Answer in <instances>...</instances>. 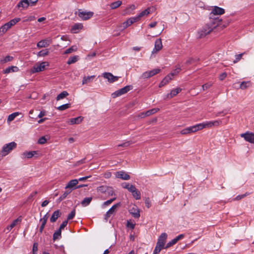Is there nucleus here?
Returning <instances> with one entry per match:
<instances>
[{
	"instance_id": "obj_1",
	"label": "nucleus",
	"mask_w": 254,
	"mask_h": 254,
	"mask_svg": "<svg viewBox=\"0 0 254 254\" xmlns=\"http://www.w3.org/2000/svg\"><path fill=\"white\" fill-rule=\"evenodd\" d=\"M225 10L223 8L215 6L209 14L210 21L205 25L202 29L198 32L199 38H202L209 34L214 28L220 25L222 19L216 16L224 14Z\"/></svg>"
},
{
	"instance_id": "obj_2",
	"label": "nucleus",
	"mask_w": 254,
	"mask_h": 254,
	"mask_svg": "<svg viewBox=\"0 0 254 254\" xmlns=\"http://www.w3.org/2000/svg\"><path fill=\"white\" fill-rule=\"evenodd\" d=\"M16 147V143L15 142H11L5 144L0 152V159L3 157L7 155L10 152Z\"/></svg>"
},
{
	"instance_id": "obj_3",
	"label": "nucleus",
	"mask_w": 254,
	"mask_h": 254,
	"mask_svg": "<svg viewBox=\"0 0 254 254\" xmlns=\"http://www.w3.org/2000/svg\"><path fill=\"white\" fill-rule=\"evenodd\" d=\"M49 65V63L47 62H43L40 63H37L30 70V72L34 73L44 71L46 66Z\"/></svg>"
},
{
	"instance_id": "obj_4",
	"label": "nucleus",
	"mask_w": 254,
	"mask_h": 254,
	"mask_svg": "<svg viewBox=\"0 0 254 254\" xmlns=\"http://www.w3.org/2000/svg\"><path fill=\"white\" fill-rule=\"evenodd\" d=\"M132 89L131 85H127L125 87L120 89L112 94V97L113 98H115L117 97L120 96L123 94L127 93V92Z\"/></svg>"
},
{
	"instance_id": "obj_5",
	"label": "nucleus",
	"mask_w": 254,
	"mask_h": 254,
	"mask_svg": "<svg viewBox=\"0 0 254 254\" xmlns=\"http://www.w3.org/2000/svg\"><path fill=\"white\" fill-rule=\"evenodd\" d=\"M160 70H161L159 68H156L153 69L151 70L144 72V73H142L141 75V78H148L151 77L160 72Z\"/></svg>"
},
{
	"instance_id": "obj_6",
	"label": "nucleus",
	"mask_w": 254,
	"mask_h": 254,
	"mask_svg": "<svg viewBox=\"0 0 254 254\" xmlns=\"http://www.w3.org/2000/svg\"><path fill=\"white\" fill-rule=\"evenodd\" d=\"M241 136L243 137L246 141L254 144V133L247 131L244 133H242Z\"/></svg>"
},
{
	"instance_id": "obj_7",
	"label": "nucleus",
	"mask_w": 254,
	"mask_h": 254,
	"mask_svg": "<svg viewBox=\"0 0 254 254\" xmlns=\"http://www.w3.org/2000/svg\"><path fill=\"white\" fill-rule=\"evenodd\" d=\"M121 203L119 202L117 203L114 205H113L110 209L106 212L105 215V220L107 221L108 219L110 218V217L111 216V215L114 214L115 213L116 209L120 206Z\"/></svg>"
},
{
	"instance_id": "obj_8",
	"label": "nucleus",
	"mask_w": 254,
	"mask_h": 254,
	"mask_svg": "<svg viewBox=\"0 0 254 254\" xmlns=\"http://www.w3.org/2000/svg\"><path fill=\"white\" fill-rule=\"evenodd\" d=\"M78 15L82 19L86 20L92 17L93 12L82 11L81 10H79Z\"/></svg>"
},
{
	"instance_id": "obj_9",
	"label": "nucleus",
	"mask_w": 254,
	"mask_h": 254,
	"mask_svg": "<svg viewBox=\"0 0 254 254\" xmlns=\"http://www.w3.org/2000/svg\"><path fill=\"white\" fill-rule=\"evenodd\" d=\"M167 238V235L165 233H163L159 237L157 245L161 246L165 249V244Z\"/></svg>"
},
{
	"instance_id": "obj_10",
	"label": "nucleus",
	"mask_w": 254,
	"mask_h": 254,
	"mask_svg": "<svg viewBox=\"0 0 254 254\" xmlns=\"http://www.w3.org/2000/svg\"><path fill=\"white\" fill-rule=\"evenodd\" d=\"M103 77L108 79V81L110 83L114 82L117 81L119 78L118 76L113 75L111 73L105 72L103 74Z\"/></svg>"
},
{
	"instance_id": "obj_11",
	"label": "nucleus",
	"mask_w": 254,
	"mask_h": 254,
	"mask_svg": "<svg viewBox=\"0 0 254 254\" xmlns=\"http://www.w3.org/2000/svg\"><path fill=\"white\" fill-rule=\"evenodd\" d=\"M162 47L163 45L161 39L160 38L157 39L155 42L154 48L152 51V54H154L159 51L162 49Z\"/></svg>"
},
{
	"instance_id": "obj_12",
	"label": "nucleus",
	"mask_w": 254,
	"mask_h": 254,
	"mask_svg": "<svg viewBox=\"0 0 254 254\" xmlns=\"http://www.w3.org/2000/svg\"><path fill=\"white\" fill-rule=\"evenodd\" d=\"M52 43L51 39H46L40 41L37 44V47L39 48L47 47Z\"/></svg>"
},
{
	"instance_id": "obj_13",
	"label": "nucleus",
	"mask_w": 254,
	"mask_h": 254,
	"mask_svg": "<svg viewBox=\"0 0 254 254\" xmlns=\"http://www.w3.org/2000/svg\"><path fill=\"white\" fill-rule=\"evenodd\" d=\"M29 6V3L27 0H22L17 3L16 7L20 10H22L28 8Z\"/></svg>"
},
{
	"instance_id": "obj_14",
	"label": "nucleus",
	"mask_w": 254,
	"mask_h": 254,
	"mask_svg": "<svg viewBox=\"0 0 254 254\" xmlns=\"http://www.w3.org/2000/svg\"><path fill=\"white\" fill-rule=\"evenodd\" d=\"M136 21L137 20L135 17H130L128 18L126 21L123 22L121 27H123V29H125Z\"/></svg>"
},
{
	"instance_id": "obj_15",
	"label": "nucleus",
	"mask_w": 254,
	"mask_h": 254,
	"mask_svg": "<svg viewBox=\"0 0 254 254\" xmlns=\"http://www.w3.org/2000/svg\"><path fill=\"white\" fill-rule=\"evenodd\" d=\"M184 237V235L183 234H181L176 237L175 238L172 240L171 241L169 242L166 246L165 247V249L168 248L173 245H175L176 243H177V242L180 240V239L183 238Z\"/></svg>"
},
{
	"instance_id": "obj_16",
	"label": "nucleus",
	"mask_w": 254,
	"mask_h": 254,
	"mask_svg": "<svg viewBox=\"0 0 254 254\" xmlns=\"http://www.w3.org/2000/svg\"><path fill=\"white\" fill-rule=\"evenodd\" d=\"M182 91V89L180 88H177L172 90L170 93L168 94L166 96V99H171L173 97L176 96L179 93Z\"/></svg>"
},
{
	"instance_id": "obj_17",
	"label": "nucleus",
	"mask_w": 254,
	"mask_h": 254,
	"mask_svg": "<svg viewBox=\"0 0 254 254\" xmlns=\"http://www.w3.org/2000/svg\"><path fill=\"white\" fill-rule=\"evenodd\" d=\"M37 154L38 151H25L23 152L21 155L23 158L30 159Z\"/></svg>"
},
{
	"instance_id": "obj_18",
	"label": "nucleus",
	"mask_w": 254,
	"mask_h": 254,
	"mask_svg": "<svg viewBox=\"0 0 254 254\" xmlns=\"http://www.w3.org/2000/svg\"><path fill=\"white\" fill-rule=\"evenodd\" d=\"M116 176L117 178H121L124 180H128L130 179L129 175L123 171L117 172Z\"/></svg>"
},
{
	"instance_id": "obj_19",
	"label": "nucleus",
	"mask_w": 254,
	"mask_h": 254,
	"mask_svg": "<svg viewBox=\"0 0 254 254\" xmlns=\"http://www.w3.org/2000/svg\"><path fill=\"white\" fill-rule=\"evenodd\" d=\"M83 120V117L82 116H79L76 118L70 119L69 121L68 122V123L71 125L74 124H79L80 123H81Z\"/></svg>"
},
{
	"instance_id": "obj_20",
	"label": "nucleus",
	"mask_w": 254,
	"mask_h": 254,
	"mask_svg": "<svg viewBox=\"0 0 254 254\" xmlns=\"http://www.w3.org/2000/svg\"><path fill=\"white\" fill-rule=\"evenodd\" d=\"M150 13V8H147V9H145L144 10L141 11L140 13H139L137 16H135V19H136L137 21L139 20L140 19L144 16L148 15Z\"/></svg>"
},
{
	"instance_id": "obj_21",
	"label": "nucleus",
	"mask_w": 254,
	"mask_h": 254,
	"mask_svg": "<svg viewBox=\"0 0 254 254\" xmlns=\"http://www.w3.org/2000/svg\"><path fill=\"white\" fill-rule=\"evenodd\" d=\"M130 213L134 218H138L140 215V211L136 207H133L129 210Z\"/></svg>"
},
{
	"instance_id": "obj_22",
	"label": "nucleus",
	"mask_w": 254,
	"mask_h": 254,
	"mask_svg": "<svg viewBox=\"0 0 254 254\" xmlns=\"http://www.w3.org/2000/svg\"><path fill=\"white\" fill-rule=\"evenodd\" d=\"M78 184V180L77 179H74L70 181L67 185L65 186V189H71L72 190L75 189L74 188L76 187Z\"/></svg>"
},
{
	"instance_id": "obj_23",
	"label": "nucleus",
	"mask_w": 254,
	"mask_h": 254,
	"mask_svg": "<svg viewBox=\"0 0 254 254\" xmlns=\"http://www.w3.org/2000/svg\"><path fill=\"white\" fill-rule=\"evenodd\" d=\"M172 79V77L170 74L166 76L159 84V87H161L169 83Z\"/></svg>"
},
{
	"instance_id": "obj_24",
	"label": "nucleus",
	"mask_w": 254,
	"mask_h": 254,
	"mask_svg": "<svg viewBox=\"0 0 254 254\" xmlns=\"http://www.w3.org/2000/svg\"><path fill=\"white\" fill-rule=\"evenodd\" d=\"M61 215V213L59 210L54 211L50 218V221L52 223L56 222Z\"/></svg>"
},
{
	"instance_id": "obj_25",
	"label": "nucleus",
	"mask_w": 254,
	"mask_h": 254,
	"mask_svg": "<svg viewBox=\"0 0 254 254\" xmlns=\"http://www.w3.org/2000/svg\"><path fill=\"white\" fill-rule=\"evenodd\" d=\"M20 18H14L10 21H9L8 22L5 23V26L8 27V29L10 28L11 26L14 25L16 24L17 22L20 21Z\"/></svg>"
},
{
	"instance_id": "obj_26",
	"label": "nucleus",
	"mask_w": 254,
	"mask_h": 254,
	"mask_svg": "<svg viewBox=\"0 0 254 254\" xmlns=\"http://www.w3.org/2000/svg\"><path fill=\"white\" fill-rule=\"evenodd\" d=\"M82 28L83 25L81 23H76L72 26L71 30L74 33H77Z\"/></svg>"
},
{
	"instance_id": "obj_27",
	"label": "nucleus",
	"mask_w": 254,
	"mask_h": 254,
	"mask_svg": "<svg viewBox=\"0 0 254 254\" xmlns=\"http://www.w3.org/2000/svg\"><path fill=\"white\" fill-rule=\"evenodd\" d=\"M19 70L18 67L16 66H11L7 67L4 70V73H9L12 72H17Z\"/></svg>"
},
{
	"instance_id": "obj_28",
	"label": "nucleus",
	"mask_w": 254,
	"mask_h": 254,
	"mask_svg": "<svg viewBox=\"0 0 254 254\" xmlns=\"http://www.w3.org/2000/svg\"><path fill=\"white\" fill-rule=\"evenodd\" d=\"M21 221V219L18 218L14 220L9 225L7 226L6 229L9 232L18 222Z\"/></svg>"
},
{
	"instance_id": "obj_29",
	"label": "nucleus",
	"mask_w": 254,
	"mask_h": 254,
	"mask_svg": "<svg viewBox=\"0 0 254 254\" xmlns=\"http://www.w3.org/2000/svg\"><path fill=\"white\" fill-rule=\"evenodd\" d=\"M94 77L95 75L84 76L82 81V84L84 85L88 84L90 82Z\"/></svg>"
},
{
	"instance_id": "obj_30",
	"label": "nucleus",
	"mask_w": 254,
	"mask_h": 254,
	"mask_svg": "<svg viewBox=\"0 0 254 254\" xmlns=\"http://www.w3.org/2000/svg\"><path fill=\"white\" fill-rule=\"evenodd\" d=\"M92 200V197H85L81 201V204L83 207L87 206L90 203Z\"/></svg>"
},
{
	"instance_id": "obj_31",
	"label": "nucleus",
	"mask_w": 254,
	"mask_h": 254,
	"mask_svg": "<svg viewBox=\"0 0 254 254\" xmlns=\"http://www.w3.org/2000/svg\"><path fill=\"white\" fill-rule=\"evenodd\" d=\"M122 3V1L118 0V1H116L111 3L110 4V6L111 9H116V8L119 7L120 6H121Z\"/></svg>"
},
{
	"instance_id": "obj_32",
	"label": "nucleus",
	"mask_w": 254,
	"mask_h": 254,
	"mask_svg": "<svg viewBox=\"0 0 254 254\" xmlns=\"http://www.w3.org/2000/svg\"><path fill=\"white\" fill-rule=\"evenodd\" d=\"M78 59H79V57L78 56H74L73 57H71L68 59V60L67 62V64H74V63H76L78 61Z\"/></svg>"
},
{
	"instance_id": "obj_33",
	"label": "nucleus",
	"mask_w": 254,
	"mask_h": 254,
	"mask_svg": "<svg viewBox=\"0 0 254 254\" xmlns=\"http://www.w3.org/2000/svg\"><path fill=\"white\" fill-rule=\"evenodd\" d=\"M68 95V93L66 91H64L60 94H59L56 97V99L57 101L60 100L61 99H64Z\"/></svg>"
},
{
	"instance_id": "obj_34",
	"label": "nucleus",
	"mask_w": 254,
	"mask_h": 254,
	"mask_svg": "<svg viewBox=\"0 0 254 254\" xmlns=\"http://www.w3.org/2000/svg\"><path fill=\"white\" fill-rule=\"evenodd\" d=\"M192 129L193 130L194 132L204 128V126L203 125L202 123L198 124L194 126H192Z\"/></svg>"
},
{
	"instance_id": "obj_35",
	"label": "nucleus",
	"mask_w": 254,
	"mask_h": 254,
	"mask_svg": "<svg viewBox=\"0 0 254 254\" xmlns=\"http://www.w3.org/2000/svg\"><path fill=\"white\" fill-rule=\"evenodd\" d=\"M61 238V231L60 229L57 230L53 234V240L55 241L59 240Z\"/></svg>"
},
{
	"instance_id": "obj_36",
	"label": "nucleus",
	"mask_w": 254,
	"mask_h": 254,
	"mask_svg": "<svg viewBox=\"0 0 254 254\" xmlns=\"http://www.w3.org/2000/svg\"><path fill=\"white\" fill-rule=\"evenodd\" d=\"M159 109L158 108H153L151 110H148L146 112H145V115L146 116H149L151 115H153L156 113H157Z\"/></svg>"
},
{
	"instance_id": "obj_37",
	"label": "nucleus",
	"mask_w": 254,
	"mask_h": 254,
	"mask_svg": "<svg viewBox=\"0 0 254 254\" xmlns=\"http://www.w3.org/2000/svg\"><path fill=\"white\" fill-rule=\"evenodd\" d=\"M109 186H101L97 188V190L101 193H106L108 189Z\"/></svg>"
},
{
	"instance_id": "obj_38",
	"label": "nucleus",
	"mask_w": 254,
	"mask_h": 254,
	"mask_svg": "<svg viewBox=\"0 0 254 254\" xmlns=\"http://www.w3.org/2000/svg\"><path fill=\"white\" fill-rule=\"evenodd\" d=\"M71 192V190H66L64 193L59 198V200L60 201H62L64 199H65L66 196Z\"/></svg>"
},
{
	"instance_id": "obj_39",
	"label": "nucleus",
	"mask_w": 254,
	"mask_h": 254,
	"mask_svg": "<svg viewBox=\"0 0 254 254\" xmlns=\"http://www.w3.org/2000/svg\"><path fill=\"white\" fill-rule=\"evenodd\" d=\"M77 48L76 46H72L71 47H70L69 48L66 49L64 51V54H70L74 51H76L77 50Z\"/></svg>"
},
{
	"instance_id": "obj_40",
	"label": "nucleus",
	"mask_w": 254,
	"mask_h": 254,
	"mask_svg": "<svg viewBox=\"0 0 254 254\" xmlns=\"http://www.w3.org/2000/svg\"><path fill=\"white\" fill-rule=\"evenodd\" d=\"M132 195L136 200H139L141 198V193L137 189L135 190L133 193H132Z\"/></svg>"
},
{
	"instance_id": "obj_41",
	"label": "nucleus",
	"mask_w": 254,
	"mask_h": 254,
	"mask_svg": "<svg viewBox=\"0 0 254 254\" xmlns=\"http://www.w3.org/2000/svg\"><path fill=\"white\" fill-rule=\"evenodd\" d=\"M250 85H251V83L250 81H243L240 84V87L242 89H245L247 88L248 87H249V86H250Z\"/></svg>"
},
{
	"instance_id": "obj_42",
	"label": "nucleus",
	"mask_w": 254,
	"mask_h": 254,
	"mask_svg": "<svg viewBox=\"0 0 254 254\" xmlns=\"http://www.w3.org/2000/svg\"><path fill=\"white\" fill-rule=\"evenodd\" d=\"M49 54V51L48 49L43 50L39 52L37 54L38 57H45L48 55Z\"/></svg>"
},
{
	"instance_id": "obj_43",
	"label": "nucleus",
	"mask_w": 254,
	"mask_h": 254,
	"mask_svg": "<svg viewBox=\"0 0 254 254\" xmlns=\"http://www.w3.org/2000/svg\"><path fill=\"white\" fill-rule=\"evenodd\" d=\"M19 113L18 112H15L13 113L10 115L8 116L7 118V121L8 122H11L13 121L16 117H17L18 115H19Z\"/></svg>"
},
{
	"instance_id": "obj_44",
	"label": "nucleus",
	"mask_w": 254,
	"mask_h": 254,
	"mask_svg": "<svg viewBox=\"0 0 254 254\" xmlns=\"http://www.w3.org/2000/svg\"><path fill=\"white\" fill-rule=\"evenodd\" d=\"M13 60V57L10 56H7L3 59L0 60V62L1 63H6L8 62H10Z\"/></svg>"
},
{
	"instance_id": "obj_45",
	"label": "nucleus",
	"mask_w": 254,
	"mask_h": 254,
	"mask_svg": "<svg viewBox=\"0 0 254 254\" xmlns=\"http://www.w3.org/2000/svg\"><path fill=\"white\" fill-rule=\"evenodd\" d=\"M70 107V104L67 103L64 105H62L58 107H57V109L59 111H64L65 109L69 108Z\"/></svg>"
},
{
	"instance_id": "obj_46",
	"label": "nucleus",
	"mask_w": 254,
	"mask_h": 254,
	"mask_svg": "<svg viewBox=\"0 0 254 254\" xmlns=\"http://www.w3.org/2000/svg\"><path fill=\"white\" fill-rule=\"evenodd\" d=\"M202 123L204 126V128H210L214 127L213 121L205 122Z\"/></svg>"
},
{
	"instance_id": "obj_47",
	"label": "nucleus",
	"mask_w": 254,
	"mask_h": 254,
	"mask_svg": "<svg viewBox=\"0 0 254 254\" xmlns=\"http://www.w3.org/2000/svg\"><path fill=\"white\" fill-rule=\"evenodd\" d=\"M135 9V6L134 4L130 5L129 7L127 8L124 11V14H127L130 13V9L133 10Z\"/></svg>"
},
{
	"instance_id": "obj_48",
	"label": "nucleus",
	"mask_w": 254,
	"mask_h": 254,
	"mask_svg": "<svg viewBox=\"0 0 254 254\" xmlns=\"http://www.w3.org/2000/svg\"><path fill=\"white\" fill-rule=\"evenodd\" d=\"M106 193H107L108 196H113L115 195V193L112 187H108V190H107Z\"/></svg>"
},
{
	"instance_id": "obj_49",
	"label": "nucleus",
	"mask_w": 254,
	"mask_h": 254,
	"mask_svg": "<svg viewBox=\"0 0 254 254\" xmlns=\"http://www.w3.org/2000/svg\"><path fill=\"white\" fill-rule=\"evenodd\" d=\"M9 29L5 26V24L0 28V36L5 33Z\"/></svg>"
},
{
	"instance_id": "obj_50",
	"label": "nucleus",
	"mask_w": 254,
	"mask_h": 254,
	"mask_svg": "<svg viewBox=\"0 0 254 254\" xmlns=\"http://www.w3.org/2000/svg\"><path fill=\"white\" fill-rule=\"evenodd\" d=\"M133 142L131 141H127L123 143L119 144L118 147H127L130 144H132Z\"/></svg>"
},
{
	"instance_id": "obj_51",
	"label": "nucleus",
	"mask_w": 254,
	"mask_h": 254,
	"mask_svg": "<svg viewBox=\"0 0 254 254\" xmlns=\"http://www.w3.org/2000/svg\"><path fill=\"white\" fill-rule=\"evenodd\" d=\"M75 215V210L73 209L71 212L68 215L67 220V221L71 220L73 218Z\"/></svg>"
},
{
	"instance_id": "obj_52",
	"label": "nucleus",
	"mask_w": 254,
	"mask_h": 254,
	"mask_svg": "<svg viewBox=\"0 0 254 254\" xmlns=\"http://www.w3.org/2000/svg\"><path fill=\"white\" fill-rule=\"evenodd\" d=\"M181 70V68L179 65H178V67H176L175 69L173 70V72H172L170 75L171 76V77H173L174 75L177 74Z\"/></svg>"
},
{
	"instance_id": "obj_53",
	"label": "nucleus",
	"mask_w": 254,
	"mask_h": 254,
	"mask_svg": "<svg viewBox=\"0 0 254 254\" xmlns=\"http://www.w3.org/2000/svg\"><path fill=\"white\" fill-rule=\"evenodd\" d=\"M163 249H164V248L156 245V246L155 248V249L153 251V254H158L159 253H160L161 250Z\"/></svg>"
},
{
	"instance_id": "obj_54",
	"label": "nucleus",
	"mask_w": 254,
	"mask_h": 254,
	"mask_svg": "<svg viewBox=\"0 0 254 254\" xmlns=\"http://www.w3.org/2000/svg\"><path fill=\"white\" fill-rule=\"evenodd\" d=\"M212 85V83L211 82H208L202 86V89L203 90H205L208 88H209Z\"/></svg>"
},
{
	"instance_id": "obj_55",
	"label": "nucleus",
	"mask_w": 254,
	"mask_h": 254,
	"mask_svg": "<svg viewBox=\"0 0 254 254\" xmlns=\"http://www.w3.org/2000/svg\"><path fill=\"white\" fill-rule=\"evenodd\" d=\"M244 54V53H242L240 54L236 55L235 56V60L233 61L234 63H236L238 61H239L242 59V57Z\"/></svg>"
},
{
	"instance_id": "obj_56",
	"label": "nucleus",
	"mask_w": 254,
	"mask_h": 254,
	"mask_svg": "<svg viewBox=\"0 0 254 254\" xmlns=\"http://www.w3.org/2000/svg\"><path fill=\"white\" fill-rule=\"evenodd\" d=\"M47 141V139L45 136L41 137L38 141V143L40 144H43L45 143Z\"/></svg>"
},
{
	"instance_id": "obj_57",
	"label": "nucleus",
	"mask_w": 254,
	"mask_h": 254,
	"mask_svg": "<svg viewBox=\"0 0 254 254\" xmlns=\"http://www.w3.org/2000/svg\"><path fill=\"white\" fill-rule=\"evenodd\" d=\"M116 199V197H114V198H113L112 199H110L109 200H108L106 201H105L104 203H103V205L104 206H107V205H109V204H110L113 201H114V200H115Z\"/></svg>"
},
{
	"instance_id": "obj_58",
	"label": "nucleus",
	"mask_w": 254,
	"mask_h": 254,
	"mask_svg": "<svg viewBox=\"0 0 254 254\" xmlns=\"http://www.w3.org/2000/svg\"><path fill=\"white\" fill-rule=\"evenodd\" d=\"M67 223V220H64V222H63L62 224L61 225L59 229H60V230L62 231V229H63L64 227L66 226Z\"/></svg>"
},
{
	"instance_id": "obj_59",
	"label": "nucleus",
	"mask_w": 254,
	"mask_h": 254,
	"mask_svg": "<svg viewBox=\"0 0 254 254\" xmlns=\"http://www.w3.org/2000/svg\"><path fill=\"white\" fill-rule=\"evenodd\" d=\"M249 193L246 192L245 194H242V195H239L236 196L235 198V199L237 200H240L241 199L244 198V197L246 196L247 195H249Z\"/></svg>"
},
{
	"instance_id": "obj_60",
	"label": "nucleus",
	"mask_w": 254,
	"mask_h": 254,
	"mask_svg": "<svg viewBox=\"0 0 254 254\" xmlns=\"http://www.w3.org/2000/svg\"><path fill=\"white\" fill-rule=\"evenodd\" d=\"M38 251V244L37 243H35L33 246V254H35V253H37Z\"/></svg>"
},
{
	"instance_id": "obj_61",
	"label": "nucleus",
	"mask_w": 254,
	"mask_h": 254,
	"mask_svg": "<svg viewBox=\"0 0 254 254\" xmlns=\"http://www.w3.org/2000/svg\"><path fill=\"white\" fill-rule=\"evenodd\" d=\"M37 193V192L36 191H33V192H32L29 195V196L28 197L27 200H32Z\"/></svg>"
},
{
	"instance_id": "obj_62",
	"label": "nucleus",
	"mask_w": 254,
	"mask_h": 254,
	"mask_svg": "<svg viewBox=\"0 0 254 254\" xmlns=\"http://www.w3.org/2000/svg\"><path fill=\"white\" fill-rule=\"evenodd\" d=\"M136 189L135 188V187L132 185H130V186H129V187L128 188V190L131 192L132 193H133L134 191H135V190H136Z\"/></svg>"
},
{
	"instance_id": "obj_63",
	"label": "nucleus",
	"mask_w": 254,
	"mask_h": 254,
	"mask_svg": "<svg viewBox=\"0 0 254 254\" xmlns=\"http://www.w3.org/2000/svg\"><path fill=\"white\" fill-rule=\"evenodd\" d=\"M197 60H195L193 58H190L189 59H188L186 62V64H192L194 62L197 61Z\"/></svg>"
},
{
	"instance_id": "obj_64",
	"label": "nucleus",
	"mask_w": 254,
	"mask_h": 254,
	"mask_svg": "<svg viewBox=\"0 0 254 254\" xmlns=\"http://www.w3.org/2000/svg\"><path fill=\"white\" fill-rule=\"evenodd\" d=\"M213 122L214 127H217L222 124V121L220 120H216Z\"/></svg>"
}]
</instances>
